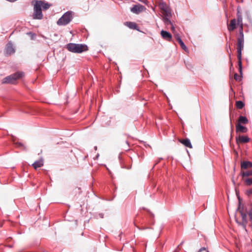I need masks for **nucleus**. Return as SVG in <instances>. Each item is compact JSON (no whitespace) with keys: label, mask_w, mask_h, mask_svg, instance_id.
<instances>
[{"label":"nucleus","mask_w":252,"mask_h":252,"mask_svg":"<svg viewBox=\"0 0 252 252\" xmlns=\"http://www.w3.org/2000/svg\"><path fill=\"white\" fill-rule=\"evenodd\" d=\"M50 4L42 0H35L33 5V13L32 18L33 19L41 20L43 18V10H47L49 8Z\"/></svg>","instance_id":"1"},{"label":"nucleus","mask_w":252,"mask_h":252,"mask_svg":"<svg viewBox=\"0 0 252 252\" xmlns=\"http://www.w3.org/2000/svg\"><path fill=\"white\" fill-rule=\"evenodd\" d=\"M240 175L243 179L252 176V162L244 161L241 163Z\"/></svg>","instance_id":"2"},{"label":"nucleus","mask_w":252,"mask_h":252,"mask_svg":"<svg viewBox=\"0 0 252 252\" xmlns=\"http://www.w3.org/2000/svg\"><path fill=\"white\" fill-rule=\"evenodd\" d=\"M237 58L238 59L239 71L242 74V64L241 62L242 51L244 46V38H237Z\"/></svg>","instance_id":"3"},{"label":"nucleus","mask_w":252,"mask_h":252,"mask_svg":"<svg viewBox=\"0 0 252 252\" xmlns=\"http://www.w3.org/2000/svg\"><path fill=\"white\" fill-rule=\"evenodd\" d=\"M67 50L73 53H80L88 50V47L86 45L68 43L66 45Z\"/></svg>","instance_id":"4"},{"label":"nucleus","mask_w":252,"mask_h":252,"mask_svg":"<svg viewBox=\"0 0 252 252\" xmlns=\"http://www.w3.org/2000/svg\"><path fill=\"white\" fill-rule=\"evenodd\" d=\"M73 18V12L68 11L65 12L57 21L59 26H65L69 24Z\"/></svg>","instance_id":"5"},{"label":"nucleus","mask_w":252,"mask_h":252,"mask_svg":"<svg viewBox=\"0 0 252 252\" xmlns=\"http://www.w3.org/2000/svg\"><path fill=\"white\" fill-rule=\"evenodd\" d=\"M23 75L24 73L23 72H17L5 77L2 80V83L13 84L17 79L22 78Z\"/></svg>","instance_id":"6"},{"label":"nucleus","mask_w":252,"mask_h":252,"mask_svg":"<svg viewBox=\"0 0 252 252\" xmlns=\"http://www.w3.org/2000/svg\"><path fill=\"white\" fill-rule=\"evenodd\" d=\"M145 9V8L143 5L140 4H138L134 5L132 7H131L130 8V11L133 13L138 14Z\"/></svg>","instance_id":"7"},{"label":"nucleus","mask_w":252,"mask_h":252,"mask_svg":"<svg viewBox=\"0 0 252 252\" xmlns=\"http://www.w3.org/2000/svg\"><path fill=\"white\" fill-rule=\"evenodd\" d=\"M250 139L247 136L239 135L236 137L237 144L246 143L250 141Z\"/></svg>","instance_id":"8"},{"label":"nucleus","mask_w":252,"mask_h":252,"mask_svg":"<svg viewBox=\"0 0 252 252\" xmlns=\"http://www.w3.org/2000/svg\"><path fill=\"white\" fill-rule=\"evenodd\" d=\"M5 52L6 55H10L15 52V49L13 47L12 43L9 42L7 43L5 49Z\"/></svg>","instance_id":"9"},{"label":"nucleus","mask_w":252,"mask_h":252,"mask_svg":"<svg viewBox=\"0 0 252 252\" xmlns=\"http://www.w3.org/2000/svg\"><path fill=\"white\" fill-rule=\"evenodd\" d=\"M247 131L248 128L247 127L240 125V124H237L236 125V132L237 133H246Z\"/></svg>","instance_id":"10"},{"label":"nucleus","mask_w":252,"mask_h":252,"mask_svg":"<svg viewBox=\"0 0 252 252\" xmlns=\"http://www.w3.org/2000/svg\"><path fill=\"white\" fill-rule=\"evenodd\" d=\"M160 34L162 38L167 41H170L172 39V35L168 32L165 31H161Z\"/></svg>","instance_id":"11"},{"label":"nucleus","mask_w":252,"mask_h":252,"mask_svg":"<svg viewBox=\"0 0 252 252\" xmlns=\"http://www.w3.org/2000/svg\"><path fill=\"white\" fill-rule=\"evenodd\" d=\"M236 28V20L233 19L230 21L229 25L228 26V30L229 31H233Z\"/></svg>","instance_id":"12"},{"label":"nucleus","mask_w":252,"mask_h":252,"mask_svg":"<svg viewBox=\"0 0 252 252\" xmlns=\"http://www.w3.org/2000/svg\"><path fill=\"white\" fill-rule=\"evenodd\" d=\"M175 38L177 40V41L179 42L180 44L181 47L185 51L188 50V48H187L186 46L184 44V43L182 40L181 38H180L179 34H177L175 35Z\"/></svg>","instance_id":"13"},{"label":"nucleus","mask_w":252,"mask_h":252,"mask_svg":"<svg viewBox=\"0 0 252 252\" xmlns=\"http://www.w3.org/2000/svg\"><path fill=\"white\" fill-rule=\"evenodd\" d=\"M180 142L187 147L189 148H192L191 142L188 138L180 140Z\"/></svg>","instance_id":"14"},{"label":"nucleus","mask_w":252,"mask_h":252,"mask_svg":"<svg viewBox=\"0 0 252 252\" xmlns=\"http://www.w3.org/2000/svg\"><path fill=\"white\" fill-rule=\"evenodd\" d=\"M248 122V119L246 117L243 116H240L238 120L237 124H240V125H246L247 124Z\"/></svg>","instance_id":"15"},{"label":"nucleus","mask_w":252,"mask_h":252,"mask_svg":"<svg viewBox=\"0 0 252 252\" xmlns=\"http://www.w3.org/2000/svg\"><path fill=\"white\" fill-rule=\"evenodd\" d=\"M43 165V161L42 159L35 161L33 164L32 166L34 169L40 167Z\"/></svg>","instance_id":"16"},{"label":"nucleus","mask_w":252,"mask_h":252,"mask_svg":"<svg viewBox=\"0 0 252 252\" xmlns=\"http://www.w3.org/2000/svg\"><path fill=\"white\" fill-rule=\"evenodd\" d=\"M243 180L246 185L250 186L252 185V178L247 177L243 179Z\"/></svg>","instance_id":"17"},{"label":"nucleus","mask_w":252,"mask_h":252,"mask_svg":"<svg viewBox=\"0 0 252 252\" xmlns=\"http://www.w3.org/2000/svg\"><path fill=\"white\" fill-rule=\"evenodd\" d=\"M244 105V103L242 101L239 100L236 102V106L238 109H242Z\"/></svg>","instance_id":"18"},{"label":"nucleus","mask_w":252,"mask_h":252,"mask_svg":"<svg viewBox=\"0 0 252 252\" xmlns=\"http://www.w3.org/2000/svg\"><path fill=\"white\" fill-rule=\"evenodd\" d=\"M164 22L166 25H171V29L173 31L174 30V27L173 26L172 22L171 21L167 18H165L164 19Z\"/></svg>","instance_id":"19"},{"label":"nucleus","mask_w":252,"mask_h":252,"mask_svg":"<svg viewBox=\"0 0 252 252\" xmlns=\"http://www.w3.org/2000/svg\"><path fill=\"white\" fill-rule=\"evenodd\" d=\"M240 25V29H239V35L238 38H244V33H243V25Z\"/></svg>","instance_id":"20"},{"label":"nucleus","mask_w":252,"mask_h":252,"mask_svg":"<svg viewBox=\"0 0 252 252\" xmlns=\"http://www.w3.org/2000/svg\"><path fill=\"white\" fill-rule=\"evenodd\" d=\"M127 25L129 28L132 29H135L137 27V25L134 22H127Z\"/></svg>","instance_id":"21"},{"label":"nucleus","mask_w":252,"mask_h":252,"mask_svg":"<svg viewBox=\"0 0 252 252\" xmlns=\"http://www.w3.org/2000/svg\"><path fill=\"white\" fill-rule=\"evenodd\" d=\"M243 18L242 15L237 16V22L238 25H243Z\"/></svg>","instance_id":"22"},{"label":"nucleus","mask_w":252,"mask_h":252,"mask_svg":"<svg viewBox=\"0 0 252 252\" xmlns=\"http://www.w3.org/2000/svg\"><path fill=\"white\" fill-rule=\"evenodd\" d=\"M242 76L239 75L237 73L234 74V79L237 81H240L241 80Z\"/></svg>","instance_id":"23"},{"label":"nucleus","mask_w":252,"mask_h":252,"mask_svg":"<svg viewBox=\"0 0 252 252\" xmlns=\"http://www.w3.org/2000/svg\"><path fill=\"white\" fill-rule=\"evenodd\" d=\"M248 215H249L250 220L252 222V206H251V207L248 212Z\"/></svg>","instance_id":"24"},{"label":"nucleus","mask_w":252,"mask_h":252,"mask_svg":"<svg viewBox=\"0 0 252 252\" xmlns=\"http://www.w3.org/2000/svg\"><path fill=\"white\" fill-rule=\"evenodd\" d=\"M241 216L242 218V220L244 222L247 221V215L245 213H241Z\"/></svg>","instance_id":"25"},{"label":"nucleus","mask_w":252,"mask_h":252,"mask_svg":"<svg viewBox=\"0 0 252 252\" xmlns=\"http://www.w3.org/2000/svg\"><path fill=\"white\" fill-rule=\"evenodd\" d=\"M247 193L249 194H252V189L247 190Z\"/></svg>","instance_id":"26"},{"label":"nucleus","mask_w":252,"mask_h":252,"mask_svg":"<svg viewBox=\"0 0 252 252\" xmlns=\"http://www.w3.org/2000/svg\"><path fill=\"white\" fill-rule=\"evenodd\" d=\"M239 15H242V14L240 13V11L238 9H237V16H238Z\"/></svg>","instance_id":"27"},{"label":"nucleus","mask_w":252,"mask_h":252,"mask_svg":"<svg viewBox=\"0 0 252 252\" xmlns=\"http://www.w3.org/2000/svg\"><path fill=\"white\" fill-rule=\"evenodd\" d=\"M206 249L205 248H201L198 251V252H202V251H204V250H205Z\"/></svg>","instance_id":"28"},{"label":"nucleus","mask_w":252,"mask_h":252,"mask_svg":"<svg viewBox=\"0 0 252 252\" xmlns=\"http://www.w3.org/2000/svg\"><path fill=\"white\" fill-rule=\"evenodd\" d=\"M99 215H100V217H101V218H103V216H102V214H99Z\"/></svg>","instance_id":"29"},{"label":"nucleus","mask_w":252,"mask_h":252,"mask_svg":"<svg viewBox=\"0 0 252 252\" xmlns=\"http://www.w3.org/2000/svg\"><path fill=\"white\" fill-rule=\"evenodd\" d=\"M94 149H95V150H96V149H97V147L95 146V147H94Z\"/></svg>","instance_id":"30"},{"label":"nucleus","mask_w":252,"mask_h":252,"mask_svg":"<svg viewBox=\"0 0 252 252\" xmlns=\"http://www.w3.org/2000/svg\"><path fill=\"white\" fill-rule=\"evenodd\" d=\"M183 243V242H181V243L180 244V245H182V244Z\"/></svg>","instance_id":"31"}]
</instances>
